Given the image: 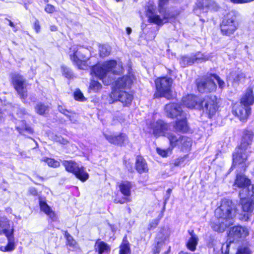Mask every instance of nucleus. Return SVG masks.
Segmentation results:
<instances>
[{"mask_svg":"<svg viewBox=\"0 0 254 254\" xmlns=\"http://www.w3.org/2000/svg\"><path fill=\"white\" fill-rule=\"evenodd\" d=\"M69 119V120L73 123H75L76 122V119H75V115L74 114H72L69 115V114H67V115H66Z\"/></svg>","mask_w":254,"mask_h":254,"instance_id":"obj_57","label":"nucleus"},{"mask_svg":"<svg viewBox=\"0 0 254 254\" xmlns=\"http://www.w3.org/2000/svg\"><path fill=\"white\" fill-rule=\"evenodd\" d=\"M212 79H213V80L215 79L217 81L220 87H221V88L223 87L225 83L223 80L220 79V78H219V77L218 76H217V75H215V74L212 75Z\"/></svg>","mask_w":254,"mask_h":254,"instance_id":"obj_52","label":"nucleus"},{"mask_svg":"<svg viewBox=\"0 0 254 254\" xmlns=\"http://www.w3.org/2000/svg\"><path fill=\"white\" fill-rule=\"evenodd\" d=\"M55 140L56 142L62 144H66L68 143V141L66 139L63 138L61 136H56Z\"/></svg>","mask_w":254,"mask_h":254,"instance_id":"obj_53","label":"nucleus"},{"mask_svg":"<svg viewBox=\"0 0 254 254\" xmlns=\"http://www.w3.org/2000/svg\"><path fill=\"white\" fill-rule=\"evenodd\" d=\"M250 151L246 150L243 148L238 147L235 150L233 155V161L234 165H242L243 170H245L247 167L246 161L250 154Z\"/></svg>","mask_w":254,"mask_h":254,"instance_id":"obj_11","label":"nucleus"},{"mask_svg":"<svg viewBox=\"0 0 254 254\" xmlns=\"http://www.w3.org/2000/svg\"><path fill=\"white\" fill-rule=\"evenodd\" d=\"M130 251L127 244H123L120 246L119 254H129Z\"/></svg>","mask_w":254,"mask_h":254,"instance_id":"obj_45","label":"nucleus"},{"mask_svg":"<svg viewBox=\"0 0 254 254\" xmlns=\"http://www.w3.org/2000/svg\"><path fill=\"white\" fill-rule=\"evenodd\" d=\"M126 31H127V34H130L131 32V29L129 27H127V29H126Z\"/></svg>","mask_w":254,"mask_h":254,"instance_id":"obj_63","label":"nucleus"},{"mask_svg":"<svg viewBox=\"0 0 254 254\" xmlns=\"http://www.w3.org/2000/svg\"><path fill=\"white\" fill-rule=\"evenodd\" d=\"M50 29L52 31H56L57 30V28L56 26H55L54 25H53V26H51L50 27Z\"/></svg>","mask_w":254,"mask_h":254,"instance_id":"obj_61","label":"nucleus"},{"mask_svg":"<svg viewBox=\"0 0 254 254\" xmlns=\"http://www.w3.org/2000/svg\"><path fill=\"white\" fill-rule=\"evenodd\" d=\"M112 103L114 101H119L123 103L124 106L130 105L132 102V95L123 90H118L113 89L110 94Z\"/></svg>","mask_w":254,"mask_h":254,"instance_id":"obj_8","label":"nucleus"},{"mask_svg":"<svg viewBox=\"0 0 254 254\" xmlns=\"http://www.w3.org/2000/svg\"><path fill=\"white\" fill-rule=\"evenodd\" d=\"M8 239V244L6 246H1L0 250L2 252H11L14 250V239L13 234L9 236H6Z\"/></svg>","mask_w":254,"mask_h":254,"instance_id":"obj_35","label":"nucleus"},{"mask_svg":"<svg viewBox=\"0 0 254 254\" xmlns=\"http://www.w3.org/2000/svg\"><path fill=\"white\" fill-rule=\"evenodd\" d=\"M236 215V206L232 201L228 198L222 199L220 205L215 210V216L217 221L212 225L213 229L218 232H223L234 223Z\"/></svg>","mask_w":254,"mask_h":254,"instance_id":"obj_1","label":"nucleus"},{"mask_svg":"<svg viewBox=\"0 0 254 254\" xmlns=\"http://www.w3.org/2000/svg\"><path fill=\"white\" fill-rule=\"evenodd\" d=\"M191 140L189 137L183 136L181 143L178 146L183 151H189L191 146Z\"/></svg>","mask_w":254,"mask_h":254,"instance_id":"obj_36","label":"nucleus"},{"mask_svg":"<svg viewBox=\"0 0 254 254\" xmlns=\"http://www.w3.org/2000/svg\"><path fill=\"white\" fill-rule=\"evenodd\" d=\"M155 5L153 2H149L146 7V14L150 22L154 23L158 25L163 24L166 21L163 19L161 14L158 15L154 13Z\"/></svg>","mask_w":254,"mask_h":254,"instance_id":"obj_14","label":"nucleus"},{"mask_svg":"<svg viewBox=\"0 0 254 254\" xmlns=\"http://www.w3.org/2000/svg\"><path fill=\"white\" fill-rule=\"evenodd\" d=\"M167 128V124H165L163 121H158L156 123L153 127V134L156 136H164L165 133H167L165 132Z\"/></svg>","mask_w":254,"mask_h":254,"instance_id":"obj_22","label":"nucleus"},{"mask_svg":"<svg viewBox=\"0 0 254 254\" xmlns=\"http://www.w3.org/2000/svg\"><path fill=\"white\" fill-rule=\"evenodd\" d=\"M74 97L75 100L83 101L84 97L83 94L79 90H76L74 93Z\"/></svg>","mask_w":254,"mask_h":254,"instance_id":"obj_50","label":"nucleus"},{"mask_svg":"<svg viewBox=\"0 0 254 254\" xmlns=\"http://www.w3.org/2000/svg\"><path fill=\"white\" fill-rule=\"evenodd\" d=\"M240 102L248 107H250L254 104V95L252 89L247 90L241 98Z\"/></svg>","mask_w":254,"mask_h":254,"instance_id":"obj_20","label":"nucleus"},{"mask_svg":"<svg viewBox=\"0 0 254 254\" xmlns=\"http://www.w3.org/2000/svg\"><path fill=\"white\" fill-rule=\"evenodd\" d=\"M239 22L235 12H230L225 16L220 25L221 31L223 35L231 36L238 29Z\"/></svg>","mask_w":254,"mask_h":254,"instance_id":"obj_4","label":"nucleus"},{"mask_svg":"<svg viewBox=\"0 0 254 254\" xmlns=\"http://www.w3.org/2000/svg\"><path fill=\"white\" fill-rule=\"evenodd\" d=\"M242 209L245 212H251L254 208V200L253 199H244L240 200Z\"/></svg>","mask_w":254,"mask_h":254,"instance_id":"obj_31","label":"nucleus"},{"mask_svg":"<svg viewBox=\"0 0 254 254\" xmlns=\"http://www.w3.org/2000/svg\"><path fill=\"white\" fill-rule=\"evenodd\" d=\"M63 164L67 171L73 173L81 181L84 182L88 179V174L82 167H79L76 162L72 161H64Z\"/></svg>","mask_w":254,"mask_h":254,"instance_id":"obj_6","label":"nucleus"},{"mask_svg":"<svg viewBox=\"0 0 254 254\" xmlns=\"http://www.w3.org/2000/svg\"><path fill=\"white\" fill-rule=\"evenodd\" d=\"M63 74L67 78H70L72 76V72L70 70L64 66H62Z\"/></svg>","mask_w":254,"mask_h":254,"instance_id":"obj_49","label":"nucleus"},{"mask_svg":"<svg viewBox=\"0 0 254 254\" xmlns=\"http://www.w3.org/2000/svg\"><path fill=\"white\" fill-rule=\"evenodd\" d=\"M173 80L167 77L158 78L155 80L157 92L154 95L156 97H164L168 99L172 97L171 89Z\"/></svg>","mask_w":254,"mask_h":254,"instance_id":"obj_5","label":"nucleus"},{"mask_svg":"<svg viewBox=\"0 0 254 254\" xmlns=\"http://www.w3.org/2000/svg\"><path fill=\"white\" fill-rule=\"evenodd\" d=\"M251 107H246L241 102L235 104L233 108V114L237 116L240 120L247 119L251 113Z\"/></svg>","mask_w":254,"mask_h":254,"instance_id":"obj_15","label":"nucleus"},{"mask_svg":"<svg viewBox=\"0 0 254 254\" xmlns=\"http://www.w3.org/2000/svg\"><path fill=\"white\" fill-rule=\"evenodd\" d=\"M163 245V243L162 242H157V245L153 249V254H159Z\"/></svg>","mask_w":254,"mask_h":254,"instance_id":"obj_51","label":"nucleus"},{"mask_svg":"<svg viewBox=\"0 0 254 254\" xmlns=\"http://www.w3.org/2000/svg\"><path fill=\"white\" fill-rule=\"evenodd\" d=\"M58 110L61 113H62V114H64L65 116L67 115V114H69V112L66 109H64L62 106L59 105L58 106Z\"/></svg>","mask_w":254,"mask_h":254,"instance_id":"obj_56","label":"nucleus"},{"mask_svg":"<svg viewBox=\"0 0 254 254\" xmlns=\"http://www.w3.org/2000/svg\"><path fill=\"white\" fill-rule=\"evenodd\" d=\"M169 141L170 148L172 149L176 146H180L183 136L173 132H167L164 134Z\"/></svg>","mask_w":254,"mask_h":254,"instance_id":"obj_18","label":"nucleus"},{"mask_svg":"<svg viewBox=\"0 0 254 254\" xmlns=\"http://www.w3.org/2000/svg\"><path fill=\"white\" fill-rule=\"evenodd\" d=\"M35 110L37 114L43 115L46 114L48 111V107L42 103H38L35 107Z\"/></svg>","mask_w":254,"mask_h":254,"instance_id":"obj_40","label":"nucleus"},{"mask_svg":"<svg viewBox=\"0 0 254 254\" xmlns=\"http://www.w3.org/2000/svg\"><path fill=\"white\" fill-rule=\"evenodd\" d=\"M253 138V133L252 131L248 130L244 131L241 144L239 147L243 148V149L246 150H249V148H250V146L252 143Z\"/></svg>","mask_w":254,"mask_h":254,"instance_id":"obj_19","label":"nucleus"},{"mask_svg":"<svg viewBox=\"0 0 254 254\" xmlns=\"http://www.w3.org/2000/svg\"><path fill=\"white\" fill-rule=\"evenodd\" d=\"M168 1V0H159L158 1V11L165 21L168 18L169 16L166 13L164 6L167 3Z\"/></svg>","mask_w":254,"mask_h":254,"instance_id":"obj_38","label":"nucleus"},{"mask_svg":"<svg viewBox=\"0 0 254 254\" xmlns=\"http://www.w3.org/2000/svg\"><path fill=\"white\" fill-rule=\"evenodd\" d=\"M245 78V74L241 71H232L228 76L229 80H233L236 83L243 80Z\"/></svg>","mask_w":254,"mask_h":254,"instance_id":"obj_34","label":"nucleus"},{"mask_svg":"<svg viewBox=\"0 0 254 254\" xmlns=\"http://www.w3.org/2000/svg\"><path fill=\"white\" fill-rule=\"evenodd\" d=\"M34 28L37 32H38L40 28V26L39 23L38 21H36L34 23Z\"/></svg>","mask_w":254,"mask_h":254,"instance_id":"obj_59","label":"nucleus"},{"mask_svg":"<svg viewBox=\"0 0 254 254\" xmlns=\"http://www.w3.org/2000/svg\"><path fill=\"white\" fill-rule=\"evenodd\" d=\"M188 158V155H185L184 157H180L174 161L173 164L175 167H178L181 165L184 161Z\"/></svg>","mask_w":254,"mask_h":254,"instance_id":"obj_48","label":"nucleus"},{"mask_svg":"<svg viewBox=\"0 0 254 254\" xmlns=\"http://www.w3.org/2000/svg\"><path fill=\"white\" fill-rule=\"evenodd\" d=\"M170 249V248H169V249L168 251L167 252H165V253H164V254H168L169 253Z\"/></svg>","mask_w":254,"mask_h":254,"instance_id":"obj_64","label":"nucleus"},{"mask_svg":"<svg viewBox=\"0 0 254 254\" xmlns=\"http://www.w3.org/2000/svg\"><path fill=\"white\" fill-rule=\"evenodd\" d=\"M89 87L94 92H97L102 88V85L97 81L91 80Z\"/></svg>","mask_w":254,"mask_h":254,"instance_id":"obj_44","label":"nucleus"},{"mask_svg":"<svg viewBox=\"0 0 254 254\" xmlns=\"http://www.w3.org/2000/svg\"><path fill=\"white\" fill-rule=\"evenodd\" d=\"M197 5L203 10H204L205 8L211 10H216L217 9L216 3L211 0H201L198 2Z\"/></svg>","mask_w":254,"mask_h":254,"instance_id":"obj_26","label":"nucleus"},{"mask_svg":"<svg viewBox=\"0 0 254 254\" xmlns=\"http://www.w3.org/2000/svg\"><path fill=\"white\" fill-rule=\"evenodd\" d=\"M43 161L46 162L50 167L57 168L60 166V163L54 159L46 158L44 159Z\"/></svg>","mask_w":254,"mask_h":254,"instance_id":"obj_43","label":"nucleus"},{"mask_svg":"<svg viewBox=\"0 0 254 254\" xmlns=\"http://www.w3.org/2000/svg\"><path fill=\"white\" fill-rule=\"evenodd\" d=\"M164 110L167 117L172 119L185 117L186 114L178 103H171L166 105Z\"/></svg>","mask_w":254,"mask_h":254,"instance_id":"obj_10","label":"nucleus"},{"mask_svg":"<svg viewBox=\"0 0 254 254\" xmlns=\"http://www.w3.org/2000/svg\"><path fill=\"white\" fill-rule=\"evenodd\" d=\"M133 187L132 183L127 181H122L119 185L121 192L126 197H129L131 195V190Z\"/></svg>","mask_w":254,"mask_h":254,"instance_id":"obj_21","label":"nucleus"},{"mask_svg":"<svg viewBox=\"0 0 254 254\" xmlns=\"http://www.w3.org/2000/svg\"><path fill=\"white\" fill-rule=\"evenodd\" d=\"M171 148L170 147L166 150L160 148H157L156 149L157 153L160 155L164 157H167L169 155V154L171 153Z\"/></svg>","mask_w":254,"mask_h":254,"instance_id":"obj_46","label":"nucleus"},{"mask_svg":"<svg viewBox=\"0 0 254 254\" xmlns=\"http://www.w3.org/2000/svg\"><path fill=\"white\" fill-rule=\"evenodd\" d=\"M64 236L66 238L67 245L73 248H77L76 242L67 232H65Z\"/></svg>","mask_w":254,"mask_h":254,"instance_id":"obj_41","label":"nucleus"},{"mask_svg":"<svg viewBox=\"0 0 254 254\" xmlns=\"http://www.w3.org/2000/svg\"><path fill=\"white\" fill-rule=\"evenodd\" d=\"M20 123L21 125L16 127V129L18 130L19 133H22L24 131L29 133L33 132L32 129L30 127L28 126L24 121H21Z\"/></svg>","mask_w":254,"mask_h":254,"instance_id":"obj_39","label":"nucleus"},{"mask_svg":"<svg viewBox=\"0 0 254 254\" xmlns=\"http://www.w3.org/2000/svg\"><path fill=\"white\" fill-rule=\"evenodd\" d=\"M100 54L101 57H106L109 55L111 48L109 46L102 45L99 47Z\"/></svg>","mask_w":254,"mask_h":254,"instance_id":"obj_42","label":"nucleus"},{"mask_svg":"<svg viewBox=\"0 0 254 254\" xmlns=\"http://www.w3.org/2000/svg\"><path fill=\"white\" fill-rule=\"evenodd\" d=\"M9 227V221L6 218H0V228L1 234H3L5 236H9L13 234L12 230H8Z\"/></svg>","mask_w":254,"mask_h":254,"instance_id":"obj_30","label":"nucleus"},{"mask_svg":"<svg viewBox=\"0 0 254 254\" xmlns=\"http://www.w3.org/2000/svg\"><path fill=\"white\" fill-rule=\"evenodd\" d=\"M191 237L190 238L187 244V248L191 251H194L198 243V237L194 234L193 230L189 232Z\"/></svg>","mask_w":254,"mask_h":254,"instance_id":"obj_32","label":"nucleus"},{"mask_svg":"<svg viewBox=\"0 0 254 254\" xmlns=\"http://www.w3.org/2000/svg\"><path fill=\"white\" fill-rule=\"evenodd\" d=\"M29 191L30 194H31L33 195H36L37 194V191L34 188H31L29 190Z\"/></svg>","mask_w":254,"mask_h":254,"instance_id":"obj_58","label":"nucleus"},{"mask_svg":"<svg viewBox=\"0 0 254 254\" xmlns=\"http://www.w3.org/2000/svg\"><path fill=\"white\" fill-rule=\"evenodd\" d=\"M9 25H10L11 27H13V30H14V31H16L17 30V29L14 27V24L13 23V22H11V21H10V20L9 21Z\"/></svg>","mask_w":254,"mask_h":254,"instance_id":"obj_60","label":"nucleus"},{"mask_svg":"<svg viewBox=\"0 0 254 254\" xmlns=\"http://www.w3.org/2000/svg\"><path fill=\"white\" fill-rule=\"evenodd\" d=\"M236 254H250V251L248 247L242 246L238 249Z\"/></svg>","mask_w":254,"mask_h":254,"instance_id":"obj_47","label":"nucleus"},{"mask_svg":"<svg viewBox=\"0 0 254 254\" xmlns=\"http://www.w3.org/2000/svg\"><path fill=\"white\" fill-rule=\"evenodd\" d=\"M104 135L109 142L115 145H122L128 140L127 136L124 133L117 135L104 134Z\"/></svg>","mask_w":254,"mask_h":254,"instance_id":"obj_17","label":"nucleus"},{"mask_svg":"<svg viewBox=\"0 0 254 254\" xmlns=\"http://www.w3.org/2000/svg\"><path fill=\"white\" fill-rule=\"evenodd\" d=\"M41 210L45 212L52 220H55L56 218V214L52 211L50 207L44 201H40Z\"/></svg>","mask_w":254,"mask_h":254,"instance_id":"obj_33","label":"nucleus"},{"mask_svg":"<svg viewBox=\"0 0 254 254\" xmlns=\"http://www.w3.org/2000/svg\"><path fill=\"white\" fill-rule=\"evenodd\" d=\"M197 98L192 95H189L183 98V102L187 108L192 109L197 104Z\"/></svg>","mask_w":254,"mask_h":254,"instance_id":"obj_28","label":"nucleus"},{"mask_svg":"<svg viewBox=\"0 0 254 254\" xmlns=\"http://www.w3.org/2000/svg\"><path fill=\"white\" fill-rule=\"evenodd\" d=\"M248 235L249 231L245 227L237 226L232 228L228 234L227 242L222 246V253L228 254L229 245L231 243L239 241L245 238Z\"/></svg>","mask_w":254,"mask_h":254,"instance_id":"obj_3","label":"nucleus"},{"mask_svg":"<svg viewBox=\"0 0 254 254\" xmlns=\"http://www.w3.org/2000/svg\"><path fill=\"white\" fill-rule=\"evenodd\" d=\"M70 57L71 60L81 69H87L85 57L79 51L76 47H72L70 49Z\"/></svg>","mask_w":254,"mask_h":254,"instance_id":"obj_12","label":"nucleus"},{"mask_svg":"<svg viewBox=\"0 0 254 254\" xmlns=\"http://www.w3.org/2000/svg\"><path fill=\"white\" fill-rule=\"evenodd\" d=\"M197 89L199 92H210L215 90L216 84L212 78V75L207 78L198 80L196 81Z\"/></svg>","mask_w":254,"mask_h":254,"instance_id":"obj_13","label":"nucleus"},{"mask_svg":"<svg viewBox=\"0 0 254 254\" xmlns=\"http://www.w3.org/2000/svg\"><path fill=\"white\" fill-rule=\"evenodd\" d=\"M203 59V58L198 57V55H195L192 57H183L180 61V64L182 66H186L188 65H190L195 62H198Z\"/></svg>","mask_w":254,"mask_h":254,"instance_id":"obj_29","label":"nucleus"},{"mask_svg":"<svg viewBox=\"0 0 254 254\" xmlns=\"http://www.w3.org/2000/svg\"><path fill=\"white\" fill-rule=\"evenodd\" d=\"M174 127L178 131H187L188 127L186 123V116L184 118L181 117L180 119L176 122Z\"/></svg>","mask_w":254,"mask_h":254,"instance_id":"obj_37","label":"nucleus"},{"mask_svg":"<svg viewBox=\"0 0 254 254\" xmlns=\"http://www.w3.org/2000/svg\"><path fill=\"white\" fill-rule=\"evenodd\" d=\"M123 67L121 63H117L115 60L105 62L102 64H97L92 67L91 74L102 80L105 85H109L113 81V76L123 72Z\"/></svg>","mask_w":254,"mask_h":254,"instance_id":"obj_2","label":"nucleus"},{"mask_svg":"<svg viewBox=\"0 0 254 254\" xmlns=\"http://www.w3.org/2000/svg\"><path fill=\"white\" fill-rule=\"evenodd\" d=\"M12 82L15 89L22 99H25L27 96L25 80L22 76L16 74L12 77Z\"/></svg>","mask_w":254,"mask_h":254,"instance_id":"obj_9","label":"nucleus"},{"mask_svg":"<svg viewBox=\"0 0 254 254\" xmlns=\"http://www.w3.org/2000/svg\"><path fill=\"white\" fill-rule=\"evenodd\" d=\"M134 77L132 75L124 76L116 80L113 89L122 90V89L130 88L133 83Z\"/></svg>","mask_w":254,"mask_h":254,"instance_id":"obj_16","label":"nucleus"},{"mask_svg":"<svg viewBox=\"0 0 254 254\" xmlns=\"http://www.w3.org/2000/svg\"><path fill=\"white\" fill-rule=\"evenodd\" d=\"M94 249L98 254H109L111 250L109 245L100 240L96 242Z\"/></svg>","mask_w":254,"mask_h":254,"instance_id":"obj_23","label":"nucleus"},{"mask_svg":"<svg viewBox=\"0 0 254 254\" xmlns=\"http://www.w3.org/2000/svg\"><path fill=\"white\" fill-rule=\"evenodd\" d=\"M252 185L250 179L243 174H237L234 186L242 188Z\"/></svg>","mask_w":254,"mask_h":254,"instance_id":"obj_25","label":"nucleus"},{"mask_svg":"<svg viewBox=\"0 0 254 254\" xmlns=\"http://www.w3.org/2000/svg\"><path fill=\"white\" fill-rule=\"evenodd\" d=\"M171 192H172V189H168V190H167V193H168V197H167V199H169V197H170V193H171Z\"/></svg>","mask_w":254,"mask_h":254,"instance_id":"obj_62","label":"nucleus"},{"mask_svg":"<svg viewBox=\"0 0 254 254\" xmlns=\"http://www.w3.org/2000/svg\"><path fill=\"white\" fill-rule=\"evenodd\" d=\"M200 106L209 115L210 118L218 109L217 98L215 96H206L200 102Z\"/></svg>","mask_w":254,"mask_h":254,"instance_id":"obj_7","label":"nucleus"},{"mask_svg":"<svg viewBox=\"0 0 254 254\" xmlns=\"http://www.w3.org/2000/svg\"><path fill=\"white\" fill-rule=\"evenodd\" d=\"M157 225H158L157 221L156 220H154L150 223V224L148 225V229L149 230L153 229V228H155Z\"/></svg>","mask_w":254,"mask_h":254,"instance_id":"obj_55","label":"nucleus"},{"mask_svg":"<svg viewBox=\"0 0 254 254\" xmlns=\"http://www.w3.org/2000/svg\"><path fill=\"white\" fill-rule=\"evenodd\" d=\"M135 167L137 171L140 174L147 172L148 170L145 161L140 156H137L136 158Z\"/></svg>","mask_w":254,"mask_h":254,"instance_id":"obj_27","label":"nucleus"},{"mask_svg":"<svg viewBox=\"0 0 254 254\" xmlns=\"http://www.w3.org/2000/svg\"><path fill=\"white\" fill-rule=\"evenodd\" d=\"M45 10L46 12L48 13H52L54 12L55 8L52 5L47 4L45 8Z\"/></svg>","mask_w":254,"mask_h":254,"instance_id":"obj_54","label":"nucleus"},{"mask_svg":"<svg viewBox=\"0 0 254 254\" xmlns=\"http://www.w3.org/2000/svg\"><path fill=\"white\" fill-rule=\"evenodd\" d=\"M240 200L244 199H252L251 197H254V186H250L242 188L239 192Z\"/></svg>","mask_w":254,"mask_h":254,"instance_id":"obj_24","label":"nucleus"}]
</instances>
